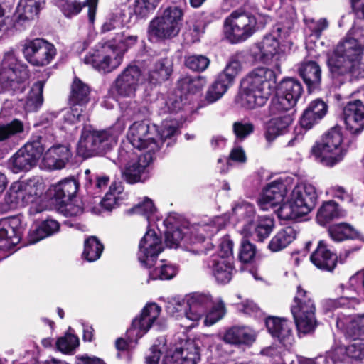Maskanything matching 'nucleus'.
Returning a JSON list of instances; mask_svg holds the SVG:
<instances>
[{
  "instance_id": "obj_47",
  "label": "nucleus",
  "mask_w": 364,
  "mask_h": 364,
  "mask_svg": "<svg viewBox=\"0 0 364 364\" xmlns=\"http://www.w3.org/2000/svg\"><path fill=\"white\" fill-rule=\"evenodd\" d=\"M78 186V183L73 178L61 181L54 186V196L63 200L73 198L77 191Z\"/></svg>"
},
{
  "instance_id": "obj_64",
  "label": "nucleus",
  "mask_w": 364,
  "mask_h": 364,
  "mask_svg": "<svg viewBox=\"0 0 364 364\" xmlns=\"http://www.w3.org/2000/svg\"><path fill=\"white\" fill-rule=\"evenodd\" d=\"M209 63V59L203 55H190L185 60L186 67L193 71H203L208 68Z\"/></svg>"
},
{
  "instance_id": "obj_54",
  "label": "nucleus",
  "mask_w": 364,
  "mask_h": 364,
  "mask_svg": "<svg viewBox=\"0 0 364 364\" xmlns=\"http://www.w3.org/2000/svg\"><path fill=\"white\" fill-rule=\"evenodd\" d=\"M177 271V267L175 265L161 261L153 269L150 270L149 277L152 279H171L176 276Z\"/></svg>"
},
{
  "instance_id": "obj_41",
  "label": "nucleus",
  "mask_w": 364,
  "mask_h": 364,
  "mask_svg": "<svg viewBox=\"0 0 364 364\" xmlns=\"http://www.w3.org/2000/svg\"><path fill=\"white\" fill-rule=\"evenodd\" d=\"M45 4V0H20L18 6V19H34Z\"/></svg>"
},
{
  "instance_id": "obj_38",
  "label": "nucleus",
  "mask_w": 364,
  "mask_h": 364,
  "mask_svg": "<svg viewBox=\"0 0 364 364\" xmlns=\"http://www.w3.org/2000/svg\"><path fill=\"white\" fill-rule=\"evenodd\" d=\"M172 73V63L168 58H162L156 62L148 75L149 82L156 84L168 79Z\"/></svg>"
},
{
  "instance_id": "obj_29",
  "label": "nucleus",
  "mask_w": 364,
  "mask_h": 364,
  "mask_svg": "<svg viewBox=\"0 0 364 364\" xmlns=\"http://www.w3.org/2000/svg\"><path fill=\"white\" fill-rule=\"evenodd\" d=\"M223 226V219L220 217H215L198 223L191 231L193 243L200 245L205 242L206 237H210L218 232Z\"/></svg>"
},
{
  "instance_id": "obj_36",
  "label": "nucleus",
  "mask_w": 364,
  "mask_h": 364,
  "mask_svg": "<svg viewBox=\"0 0 364 364\" xmlns=\"http://www.w3.org/2000/svg\"><path fill=\"white\" fill-rule=\"evenodd\" d=\"M90 87L75 77L71 85L69 102L70 106H78L84 108L90 100Z\"/></svg>"
},
{
  "instance_id": "obj_33",
  "label": "nucleus",
  "mask_w": 364,
  "mask_h": 364,
  "mask_svg": "<svg viewBox=\"0 0 364 364\" xmlns=\"http://www.w3.org/2000/svg\"><path fill=\"white\" fill-rule=\"evenodd\" d=\"M255 332L247 326H233L223 335V341L232 345H251L255 340Z\"/></svg>"
},
{
  "instance_id": "obj_2",
  "label": "nucleus",
  "mask_w": 364,
  "mask_h": 364,
  "mask_svg": "<svg viewBox=\"0 0 364 364\" xmlns=\"http://www.w3.org/2000/svg\"><path fill=\"white\" fill-rule=\"evenodd\" d=\"M276 87L274 72L264 67L252 70L242 80L238 102L249 109L264 106Z\"/></svg>"
},
{
  "instance_id": "obj_5",
  "label": "nucleus",
  "mask_w": 364,
  "mask_h": 364,
  "mask_svg": "<svg viewBox=\"0 0 364 364\" xmlns=\"http://www.w3.org/2000/svg\"><path fill=\"white\" fill-rule=\"evenodd\" d=\"M205 313L204 324L212 326L224 317L226 313L225 304L220 301L213 305L209 294H193L187 297L185 317L193 322L191 327L194 326Z\"/></svg>"
},
{
  "instance_id": "obj_16",
  "label": "nucleus",
  "mask_w": 364,
  "mask_h": 364,
  "mask_svg": "<svg viewBox=\"0 0 364 364\" xmlns=\"http://www.w3.org/2000/svg\"><path fill=\"white\" fill-rule=\"evenodd\" d=\"M23 52L26 60L32 65L38 67L50 64L57 53L54 45L43 38L27 41Z\"/></svg>"
},
{
  "instance_id": "obj_62",
  "label": "nucleus",
  "mask_w": 364,
  "mask_h": 364,
  "mask_svg": "<svg viewBox=\"0 0 364 364\" xmlns=\"http://www.w3.org/2000/svg\"><path fill=\"white\" fill-rule=\"evenodd\" d=\"M341 49L336 48L328 55L327 64L332 77H339L341 75Z\"/></svg>"
},
{
  "instance_id": "obj_37",
  "label": "nucleus",
  "mask_w": 364,
  "mask_h": 364,
  "mask_svg": "<svg viewBox=\"0 0 364 364\" xmlns=\"http://www.w3.org/2000/svg\"><path fill=\"white\" fill-rule=\"evenodd\" d=\"M126 198L127 193L124 192L122 183L120 182H113L100 203L104 209L111 210L117 207Z\"/></svg>"
},
{
  "instance_id": "obj_51",
  "label": "nucleus",
  "mask_w": 364,
  "mask_h": 364,
  "mask_svg": "<svg viewBox=\"0 0 364 364\" xmlns=\"http://www.w3.org/2000/svg\"><path fill=\"white\" fill-rule=\"evenodd\" d=\"M206 83L207 81L204 77H191L186 76L179 80L178 92L193 94L200 91Z\"/></svg>"
},
{
  "instance_id": "obj_7",
  "label": "nucleus",
  "mask_w": 364,
  "mask_h": 364,
  "mask_svg": "<svg viewBox=\"0 0 364 364\" xmlns=\"http://www.w3.org/2000/svg\"><path fill=\"white\" fill-rule=\"evenodd\" d=\"M291 311L299 336L314 331L317 326L316 306L309 294L301 286L297 287Z\"/></svg>"
},
{
  "instance_id": "obj_35",
  "label": "nucleus",
  "mask_w": 364,
  "mask_h": 364,
  "mask_svg": "<svg viewBox=\"0 0 364 364\" xmlns=\"http://www.w3.org/2000/svg\"><path fill=\"white\" fill-rule=\"evenodd\" d=\"M297 234L298 231L291 226L281 229L270 240L269 250L272 252L284 250L296 240Z\"/></svg>"
},
{
  "instance_id": "obj_15",
  "label": "nucleus",
  "mask_w": 364,
  "mask_h": 364,
  "mask_svg": "<svg viewBox=\"0 0 364 364\" xmlns=\"http://www.w3.org/2000/svg\"><path fill=\"white\" fill-rule=\"evenodd\" d=\"M119 159L122 164H124L122 173L125 180L129 183H135L142 181L145 178L146 168L151 163L152 156L149 154L138 156L133 151L129 152L121 149Z\"/></svg>"
},
{
  "instance_id": "obj_60",
  "label": "nucleus",
  "mask_w": 364,
  "mask_h": 364,
  "mask_svg": "<svg viewBox=\"0 0 364 364\" xmlns=\"http://www.w3.org/2000/svg\"><path fill=\"white\" fill-rule=\"evenodd\" d=\"M232 213L238 220H245L248 224L252 222L255 211L252 204L242 201L232 208Z\"/></svg>"
},
{
  "instance_id": "obj_57",
  "label": "nucleus",
  "mask_w": 364,
  "mask_h": 364,
  "mask_svg": "<svg viewBox=\"0 0 364 364\" xmlns=\"http://www.w3.org/2000/svg\"><path fill=\"white\" fill-rule=\"evenodd\" d=\"M120 108L124 116L129 119L145 116L149 112L146 106L139 104L135 100L122 103Z\"/></svg>"
},
{
  "instance_id": "obj_19",
  "label": "nucleus",
  "mask_w": 364,
  "mask_h": 364,
  "mask_svg": "<svg viewBox=\"0 0 364 364\" xmlns=\"http://www.w3.org/2000/svg\"><path fill=\"white\" fill-rule=\"evenodd\" d=\"M160 313L161 307L155 303L144 306L141 314L132 321V326L127 332L129 340L136 341L146 334L159 318Z\"/></svg>"
},
{
  "instance_id": "obj_6",
  "label": "nucleus",
  "mask_w": 364,
  "mask_h": 364,
  "mask_svg": "<svg viewBox=\"0 0 364 364\" xmlns=\"http://www.w3.org/2000/svg\"><path fill=\"white\" fill-rule=\"evenodd\" d=\"M42 193V184L36 179L16 181L11 183L0 203V211L8 212L33 203Z\"/></svg>"
},
{
  "instance_id": "obj_24",
  "label": "nucleus",
  "mask_w": 364,
  "mask_h": 364,
  "mask_svg": "<svg viewBox=\"0 0 364 364\" xmlns=\"http://www.w3.org/2000/svg\"><path fill=\"white\" fill-rule=\"evenodd\" d=\"M291 326L285 318L271 316L266 320L268 331L285 347L291 346L294 340Z\"/></svg>"
},
{
  "instance_id": "obj_39",
  "label": "nucleus",
  "mask_w": 364,
  "mask_h": 364,
  "mask_svg": "<svg viewBox=\"0 0 364 364\" xmlns=\"http://www.w3.org/2000/svg\"><path fill=\"white\" fill-rule=\"evenodd\" d=\"M296 20V14L293 7H289L286 11H281L279 21L275 28L277 36L281 39L289 36Z\"/></svg>"
},
{
  "instance_id": "obj_14",
  "label": "nucleus",
  "mask_w": 364,
  "mask_h": 364,
  "mask_svg": "<svg viewBox=\"0 0 364 364\" xmlns=\"http://www.w3.org/2000/svg\"><path fill=\"white\" fill-rule=\"evenodd\" d=\"M127 139L133 147L146 150L149 154L158 151L161 146L157 127L144 121L135 122L129 127Z\"/></svg>"
},
{
  "instance_id": "obj_12",
  "label": "nucleus",
  "mask_w": 364,
  "mask_h": 364,
  "mask_svg": "<svg viewBox=\"0 0 364 364\" xmlns=\"http://www.w3.org/2000/svg\"><path fill=\"white\" fill-rule=\"evenodd\" d=\"M256 23L255 17L250 13L235 10L224 21L225 36L232 43L244 41L255 33Z\"/></svg>"
},
{
  "instance_id": "obj_49",
  "label": "nucleus",
  "mask_w": 364,
  "mask_h": 364,
  "mask_svg": "<svg viewBox=\"0 0 364 364\" xmlns=\"http://www.w3.org/2000/svg\"><path fill=\"white\" fill-rule=\"evenodd\" d=\"M231 85L218 75L215 81L208 87L205 100L209 103L215 102L226 92Z\"/></svg>"
},
{
  "instance_id": "obj_48",
  "label": "nucleus",
  "mask_w": 364,
  "mask_h": 364,
  "mask_svg": "<svg viewBox=\"0 0 364 364\" xmlns=\"http://www.w3.org/2000/svg\"><path fill=\"white\" fill-rule=\"evenodd\" d=\"M104 250L103 245L95 236L88 237L84 242V251L82 257L92 262L97 260Z\"/></svg>"
},
{
  "instance_id": "obj_40",
  "label": "nucleus",
  "mask_w": 364,
  "mask_h": 364,
  "mask_svg": "<svg viewBox=\"0 0 364 364\" xmlns=\"http://www.w3.org/2000/svg\"><path fill=\"white\" fill-rule=\"evenodd\" d=\"M364 50L362 45H358L353 50V54H348V58L344 60V68L355 77L364 76V64L361 63V55Z\"/></svg>"
},
{
  "instance_id": "obj_23",
  "label": "nucleus",
  "mask_w": 364,
  "mask_h": 364,
  "mask_svg": "<svg viewBox=\"0 0 364 364\" xmlns=\"http://www.w3.org/2000/svg\"><path fill=\"white\" fill-rule=\"evenodd\" d=\"M71 156L69 148L65 145H54L43 156L41 167L48 170L61 169Z\"/></svg>"
},
{
  "instance_id": "obj_13",
  "label": "nucleus",
  "mask_w": 364,
  "mask_h": 364,
  "mask_svg": "<svg viewBox=\"0 0 364 364\" xmlns=\"http://www.w3.org/2000/svg\"><path fill=\"white\" fill-rule=\"evenodd\" d=\"M232 242L228 237H223L219 245L216 254L211 255L208 263L213 276L218 283H228L234 269Z\"/></svg>"
},
{
  "instance_id": "obj_21",
  "label": "nucleus",
  "mask_w": 364,
  "mask_h": 364,
  "mask_svg": "<svg viewBox=\"0 0 364 364\" xmlns=\"http://www.w3.org/2000/svg\"><path fill=\"white\" fill-rule=\"evenodd\" d=\"M22 223L18 217L0 220V249L10 250L21 240Z\"/></svg>"
},
{
  "instance_id": "obj_55",
  "label": "nucleus",
  "mask_w": 364,
  "mask_h": 364,
  "mask_svg": "<svg viewBox=\"0 0 364 364\" xmlns=\"http://www.w3.org/2000/svg\"><path fill=\"white\" fill-rule=\"evenodd\" d=\"M295 105L289 99L278 92L277 95L271 100L269 112L272 114L277 115L283 113L287 114Z\"/></svg>"
},
{
  "instance_id": "obj_46",
  "label": "nucleus",
  "mask_w": 364,
  "mask_h": 364,
  "mask_svg": "<svg viewBox=\"0 0 364 364\" xmlns=\"http://www.w3.org/2000/svg\"><path fill=\"white\" fill-rule=\"evenodd\" d=\"M242 59V58L240 55L231 56L228 60L223 72L220 73L219 76L232 85L235 77L243 69Z\"/></svg>"
},
{
  "instance_id": "obj_20",
  "label": "nucleus",
  "mask_w": 364,
  "mask_h": 364,
  "mask_svg": "<svg viewBox=\"0 0 364 364\" xmlns=\"http://www.w3.org/2000/svg\"><path fill=\"white\" fill-rule=\"evenodd\" d=\"M163 250L161 238L154 230H148L139 242L138 259L143 265L151 268Z\"/></svg>"
},
{
  "instance_id": "obj_53",
  "label": "nucleus",
  "mask_w": 364,
  "mask_h": 364,
  "mask_svg": "<svg viewBox=\"0 0 364 364\" xmlns=\"http://www.w3.org/2000/svg\"><path fill=\"white\" fill-rule=\"evenodd\" d=\"M24 131V124L19 119H14L9 122L0 124V141H6Z\"/></svg>"
},
{
  "instance_id": "obj_50",
  "label": "nucleus",
  "mask_w": 364,
  "mask_h": 364,
  "mask_svg": "<svg viewBox=\"0 0 364 364\" xmlns=\"http://www.w3.org/2000/svg\"><path fill=\"white\" fill-rule=\"evenodd\" d=\"M56 4L66 17L70 18L77 15L85 6L89 7V0H56Z\"/></svg>"
},
{
  "instance_id": "obj_27",
  "label": "nucleus",
  "mask_w": 364,
  "mask_h": 364,
  "mask_svg": "<svg viewBox=\"0 0 364 364\" xmlns=\"http://www.w3.org/2000/svg\"><path fill=\"white\" fill-rule=\"evenodd\" d=\"M346 129L352 133L359 132L364 124V106L361 101L349 102L343 109Z\"/></svg>"
},
{
  "instance_id": "obj_63",
  "label": "nucleus",
  "mask_w": 364,
  "mask_h": 364,
  "mask_svg": "<svg viewBox=\"0 0 364 364\" xmlns=\"http://www.w3.org/2000/svg\"><path fill=\"white\" fill-rule=\"evenodd\" d=\"M79 345V339L72 333H66L56 342L58 349L63 353H72Z\"/></svg>"
},
{
  "instance_id": "obj_52",
  "label": "nucleus",
  "mask_w": 364,
  "mask_h": 364,
  "mask_svg": "<svg viewBox=\"0 0 364 364\" xmlns=\"http://www.w3.org/2000/svg\"><path fill=\"white\" fill-rule=\"evenodd\" d=\"M43 139L40 136H33L21 149L37 164L44 151Z\"/></svg>"
},
{
  "instance_id": "obj_10",
  "label": "nucleus",
  "mask_w": 364,
  "mask_h": 364,
  "mask_svg": "<svg viewBox=\"0 0 364 364\" xmlns=\"http://www.w3.org/2000/svg\"><path fill=\"white\" fill-rule=\"evenodd\" d=\"M28 77L26 65L13 51L4 53L0 65V86L3 90L22 91L23 83Z\"/></svg>"
},
{
  "instance_id": "obj_18",
  "label": "nucleus",
  "mask_w": 364,
  "mask_h": 364,
  "mask_svg": "<svg viewBox=\"0 0 364 364\" xmlns=\"http://www.w3.org/2000/svg\"><path fill=\"white\" fill-rule=\"evenodd\" d=\"M141 81L140 69L136 65H129L115 79L112 87V92L117 97L132 98Z\"/></svg>"
},
{
  "instance_id": "obj_9",
  "label": "nucleus",
  "mask_w": 364,
  "mask_h": 364,
  "mask_svg": "<svg viewBox=\"0 0 364 364\" xmlns=\"http://www.w3.org/2000/svg\"><path fill=\"white\" fill-rule=\"evenodd\" d=\"M28 77L26 65L13 51L4 53L0 65V86L3 90L22 91L23 83Z\"/></svg>"
},
{
  "instance_id": "obj_43",
  "label": "nucleus",
  "mask_w": 364,
  "mask_h": 364,
  "mask_svg": "<svg viewBox=\"0 0 364 364\" xmlns=\"http://www.w3.org/2000/svg\"><path fill=\"white\" fill-rule=\"evenodd\" d=\"M36 164L21 148L9 161V167L14 173L28 171Z\"/></svg>"
},
{
  "instance_id": "obj_17",
  "label": "nucleus",
  "mask_w": 364,
  "mask_h": 364,
  "mask_svg": "<svg viewBox=\"0 0 364 364\" xmlns=\"http://www.w3.org/2000/svg\"><path fill=\"white\" fill-rule=\"evenodd\" d=\"M293 178H286L277 180L268 184L258 200V205L263 210H269L283 202L292 188Z\"/></svg>"
},
{
  "instance_id": "obj_1",
  "label": "nucleus",
  "mask_w": 364,
  "mask_h": 364,
  "mask_svg": "<svg viewBox=\"0 0 364 364\" xmlns=\"http://www.w3.org/2000/svg\"><path fill=\"white\" fill-rule=\"evenodd\" d=\"M137 36L117 33L112 40L98 43L92 52L84 58V63L102 73H110L122 63L124 53L137 41Z\"/></svg>"
},
{
  "instance_id": "obj_11",
  "label": "nucleus",
  "mask_w": 364,
  "mask_h": 364,
  "mask_svg": "<svg viewBox=\"0 0 364 364\" xmlns=\"http://www.w3.org/2000/svg\"><path fill=\"white\" fill-rule=\"evenodd\" d=\"M315 159L324 166L332 167L341 158V127L336 125L326 132L320 142L311 148Z\"/></svg>"
},
{
  "instance_id": "obj_8",
  "label": "nucleus",
  "mask_w": 364,
  "mask_h": 364,
  "mask_svg": "<svg viewBox=\"0 0 364 364\" xmlns=\"http://www.w3.org/2000/svg\"><path fill=\"white\" fill-rule=\"evenodd\" d=\"M117 144V136L110 131H96L85 127L81 133L77 152L87 159L105 154Z\"/></svg>"
},
{
  "instance_id": "obj_58",
  "label": "nucleus",
  "mask_w": 364,
  "mask_h": 364,
  "mask_svg": "<svg viewBox=\"0 0 364 364\" xmlns=\"http://www.w3.org/2000/svg\"><path fill=\"white\" fill-rule=\"evenodd\" d=\"M109 181V178L105 175L87 178L85 187L87 194L90 196L99 195L102 190L107 186Z\"/></svg>"
},
{
  "instance_id": "obj_34",
  "label": "nucleus",
  "mask_w": 364,
  "mask_h": 364,
  "mask_svg": "<svg viewBox=\"0 0 364 364\" xmlns=\"http://www.w3.org/2000/svg\"><path fill=\"white\" fill-rule=\"evenodd\" d=\"M293 120L291 113H287L271 119L267 124L265 132L267 140L272 141L279 135L284 134L287 131Z\"/></svg>"
},
{
  "instance_id": "obj_32",
  "label": "nucleus",
  "mask_w": 364,
  "mask_h": 364,
  "mask_svg": "<svg viewBox=\"0 0 364 364\" xmlns=\"http://www.w3.org/2000/svg\"><path fill=\"white\" fill-rule=\"evenodd\" d=\"M327 105L321 100L312 101L305 109L301 120V126L306 129H311L326 114Z\"/></svg>"
},
{
  "instance_id": "obj_3",
  "label": "nucleus",
  "mask_w": 364,
  "mask_h": 364,
  "mask_svg": "<svg viewBox=\"0 0 364 364\" xmlns=\"http://www.w3.org/2000/svg\"><path fill=\"white\" fill-rule=\"evenodd\" d=\"M317 193L315 187L309 183L294 185L288 193L287 200L277 210V215L282 220H296L308 214L315 207Z\"/></svg>"
},
{
  "instance_id": "obj_59",
  "label": "nucleus",
  "mask_w": 364,
  "mask_h": 364,
  "mask_svg": "<svg viewBox=\"0 0 364 364\" xmlns=\"http://www.w3.org/2000/svg\"><path fill=\"white\" fill-rule=\"evenodd\" d=\"M161 0H135L134 13L139 18H146L152 13Z\"/></svg>"
},
{
  "instance_id": "obj_44",
  "label": "nucleus",
  "mask_w": 364,
  "mask_h": 364,
  "mask_svg": "<svg viewBox=\"0 0 364 364\" xmlns=\"http://www.w3.org/2000/svg\"><path fill=\"white\" fill-rule=\"evenodd\" d=\"M279 92L296 105L301 95L303 88L299 80L294 78H287L280 83Z\"/></svg>"
},
{
  "instance_id": "obj_45",
  "label": "nucleus",
  "mask_w": 364,
  "mask_h": 364,
  "mask_svg": "<svg viewBox=\"0 0 364 364\" xmlns=\"http://www.w3.org/2000/svg\"><path fill=\"white\" fill-rule=\"evenodd\" d=\"M43 87V81H38L32 86L24 103V109L27 112L36 111L42 105Z\"/></svg>"
},
{
  "instance_id": "obj_42",
  "label": "nucleus",
  "mask_w": 364,
  "mask_h": 364,
  "mask_svg": "<svg viewBox=\"0 0 364 364\" xmlns=\"http://www.w3.org/2000/svg\"><path fill=\"white\" fill-rule=\"evenodd\" d=\"M340 215L341 208L339 204L334 200H328L323 203L318 209L316 220L321 225H326L339 218Z\"/></svg>"
},
{
  "instance_id": "obj_22",
  "label": "nucleus",
  "mask_w": 364,
  "mask_h": 364,
  "mask_svg": "<svg viewBox=\"0 0 364 364\" xmlns=\"http://www.w3.org/2000/svg\"><path fill=\"white\" fill-rule=\"evenodd\" d=\"M200 360L198 348L193 343H186V348L176 346L170 349L163 364H197Z\"/></svg>"
},
{
  "instance_id": "obj_28",
  "label": "nucleus",
  "mask_w": 364,
  "mask_h": 364,
  "mask_svg": "<svg viewBox=\"0 0 364 364\" xmlns=\"http://www.w3.org/2000/svg\"><path fill=\"white\" fill-rule=\"evenodd\" d=\"M307 58L299 68V73L308 86L310 92L316 89L321 80V70L318 64L314 60L318 58H310L307 53Z\"/></svg>"
},
{
  "instance_id": "obj_61",
  "label": "nucleus",
  "mask_w": 364,
  "mask_h": 364,
  "mask_svg": "<svg viewBox=\"0 0 364 364\" xmlns=\"http://www.w3.org/2000/svg\"><path fill=\"white\" fill-rule=\"evenodd\" d=\"M156 212V208L153 201L147 197H145L141 202L129 210L130 213H136L145 217L147 220H149Z\"/></svg>"
},
{
  "instance_id": "obj_26",
  "label": "nucleus",
  "mask_w": 364,
  "mask_h": 364,
  "mask_svg": "<svg viewBox=\"0 0 364 364\" xmlns=\"http://www.w3.org/2000/svg\"><path fill=\"white\" fill-rule=\"evenodd\" d=\"M304 22L311 32L306 41V49L309 56L318 58L321 55V48L316 43H318L321 32L328 27V22L325 18H321L318 21H315L312 18H304Z\"/></svg>"
},
{
  "instance_id": "obj_31",
  "label": "nucleus",
  "mask_w": 364,
  "mask_h": 364,
  "mask_svg": "<svg viewBox=\"0 0 364 364\" xmlns=\"http://www.w3.org/2000/svg\"><path fill=\"white\" fill-rule=\"evenodd\" d=\"M274 226V220L269 218L263 217L256 223L251 222L245 224L241 232L245 237L253 235L256 240L263 242L269 237Z\"/></svg>"
},
{
  "instance_id": "obj_56",
  "label": "nucleus",
  "mask_w": 364,
  "mask_h": 364,
  "mask_svg": "<svg viewBox=\"0 0 364 364\" xmlns=\"http://www.w3.org/2000/svg\"><path fill=\"white\" fill-rule=\"evenodd\" d=\"M58 210L60 213L66 217L78 216L83 212L81 200L73 198L62 200Z\"/></svg>"
},
{
  "instance_id": "obj_25",
  "label": "nucleus",
  "mask_w": 364,
  "mask_h": 364,
  "mask_svg": "<svg viewBox=\"0 0 364 364\" xmlns=\"http://www.w3.org/2000/svg\"><path fill=\"white\" fill-rule=\"evenodd\" d=\"M279 46L277 37L270 34L266 36L257 43L252 50V56L257 61L269 63L274 58L279 59Z\"/></svg>"
},
{
  "instance_id": "obj_30",
  "label": "nucleus",
  "mask_w": 364,
  "mask_h": 364,
  "mask_svg": "<svg viewBox=\"0 0 364 364\" xmlns=\"http://www.w3.org/2000/svg\"><path fill=\"white\" fill-rule=\"evenodd\" d=\"M310 259L317 268L331 272L336 266L338 257L327 248L323 241L321 240L311 254Z\"/></svg>"
},
{
  "instance_id": "obj_4",
  "label": "nucleus",
  "mask_w": 364,
  "mask_h": 364,
  "mask_svg": "<svg viewBox=\"0 0 364 364\" xmlns=\"http://www.w3.org/2000/svg\"><path fill=\"white\" fill-rule=\"evenodd\" d=\"M183 10L176 5H169L159 10L149 23V40L159 42L178 36L183 26Z\"/></svg>"
}]
</instances>
